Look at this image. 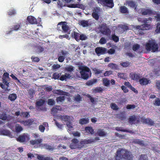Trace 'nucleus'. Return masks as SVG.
Wrapping results in <instances>:
<instances>
[{
    "label": "nucleus",
    "mask_w": 160,
    "mask_h": 160,
    "mask_svg": "<svg viewBox=\"0 0 160 160\" xmlns=\"http://www.w3.org/2000/svg\"><path fill=\"white\" fill-rule=\"evenodd\" d=\"M36 52L38 53H41L44 51V48L40 45L35 46Z\"/></svg>",
    "instance_id": "nucleus-34"
},
{
    "label": "nucleus",
    "mask_w": 160,
    "mask_h": 160,
    "mask_svg": "<svg viewBox=\"0 0 160 160\" xmlns=\"http://www.w3.org/2000/svg\"><path fill=\"white\" fill-rule=\"evenodd\" d=\"M155 32L157 33H160V23L157 24Z\"/></svg>",
    "instance_id": "nucleus-59"
},
{
    "label": "nucleus",
    "mask_w": 160,
    "mask_h": 160,
    "mask_svg": "<svg viewBox=\"0 0 160 160\" xmlns=\"http://www.w3.org/2000/svg\"><path fill=\"white\" fill-rule=\"evenodd\" d=\"M59 38L60 39H62L63 38H66L67 39H69V36L67 34H65L63 35H60L59 36Z\"/></svg>",
    "instance_id": "nucleus-62"
},
{
    "label": "nucleus",
    "mask_w": 160,
    "mask_h": 160,
    "mask_svg": "<svg viewBox=\"0 0 160 160\" xmlns=\"http://www.w3.org/2000/svg\"><path fill=\"white\" fill-rule=\"evenodd\" d=\"M57 29L58 31H62V32L69 34L68 31L70 28L67 25V23L65 22H59L57 25Z\"/></svg>",
    "instance_id": "nucleus-4"
},
{
    "label": "nucleus",
    "mask_w": 160,
    "mask_h": 160,
    "mask_svg": "<svg viewBox=\"0 0 160 160\" xmlns=\"http://www.w3.org/2000/svg\"><path fill=\"white\" fill-rule=\"evenodd\" d=\"M150 80L145 78H142L140 79L138 82L142 86L146 85L150 83Z\"/></svg>",
    "instance_id": "nucleus-20"
},
{
    "label": "nucleus",
    "mask_w": 160,
    "mask_h": 160,
    "mask_svg": "<svg viewBox=\"0 0 160 160\" xmlns=\"http://www.w3.org/2000/svg\"><path fill=\"white\" fill-rule=\"evenodd\" d=\"M10 132L7 130L2 129L0 130V135H8L10 134Z\"/></svg>",
    "instance_id": "nucleus-33"
},
{
    "label": "nucleus",
    "mask_w": 160,
    "mask_h": 160,
    "mask_svg": "<svg viewBox=\"0 0 160 160\" xmlns=\"http://www.w3.org/2000/svg\"><path fill=\"white\" fill-rule=\"evenodd\" d=\"M100 30L103 34L108 35L110 33V30L106 24H102L100 27Z\"/></svg>",
    "instance_id": "nucleus-9"
},
{
    "label": "nucleus",
    "mask_w": 160,
    "mask_h": 160,
    "mask_svg": "<svg viewBox=\"0 0 160 160\" xmlns=\"http://www.w3.org/2000/svg\"><path fill=\"white\" fill-rule=\"evenodd\" d=\"M78 24L83 27H87L89 25V20H81L78 22Z\"/></svg>",
    "instance_id": "nucleus-21"
},
{
    "label": "nucleus",
    "mask_w": 160,
    "mask_h": 160,
    "mask_svg": "<svg viewBox=\"0 0 160 160\" xmlns=\"http://www.w3.org/2000/svg\"><path fill=\"white\" fill-rule=\"evenodd\" d=\"M81 77L84 80H87L91 76L90 69L87 66H82L79 68Z\"/></svg>",
    "instance_id": "nucleus-2"
},
{
    "label": "nucleus",
    "mask_w": 160,
    "mask_h": 160,
    "mask_svg": "<svg viewBox=\"0 0 160 160\" xmlns=\"http://www.w3.org/2000/svg\"><path fill=\"white\" fill-rule=\"evenodd\" d=\"M91 143H92L91 140L85 139L80 142L79 141L78 148H81L84 147H86L87 144Z\"/></svg>",
    "instance_id": "nucleus-11"
},
{
    "label": "nucleus",
    "mask_w": 160,
    "mask_h": 160,
    "mask_svg": "<svg viewBox=\"0 0 160 160\" xmlns=\"http://www.w3.org/2000/svg\"><path fill=\"white\" fill-rule=\"evenodd\" d=\"M58 117L62 121L68 122L70 120V117L68 116L60 115Z\"/></svg>",
    "instance_id": "nucleus-26"
},
{
    "label": "nucleus",
    "mask_w": 160,
    "mask_h": 160,
    "mask_svg": "<svg viewBox=\"0 0 160 160\" xmlns=\"http://www.w3.org/2000/svg\"><path fill=\"white\" fill-rule=\"evenodd\" d=\"M97 133L99 136L101 137L104 136L106 135V133L105 132L103 131L102 130L100 129L98 130L97 132Z\"/></svg>",
    "instance_id": "nucleus-40"
},
{
    "label": "nucleus",
    "mask_w": 160,
    "mask_h": 160,
    "mask_svg": "<svg viewBox=\"0 0 160 160\" xmlns=\"http://www.w3.org/2000/svg\"><path fill=\"white\" fill-rule=\"evenodd\" d=\"M56 107H60V106H56L55 107H53L51 109L52 114H56L58 112V109Z\"/></svg>",
    "instance_id": "nucleus-48"
},
{
    "label": "nucleus",
    "mask_w": 160,
    "mask_h": 160,
    "mask_svg": "<svg viewBox=\"0 0 160 160\" xmlns=\"http://www.w3.org/2000/svg\"><path fill=\"white\" fill-rule=\"evenodd\" d=\"M133 29L135 33L139 35H142L144 33L143 32L144 30L142 28L141 25L135 26L133 27Z\"/></svg>",
    "instance_id": "nucleus-10"
},
{
    "label": "nucleus",
    "mask_w": 160,
    "mask_h": 160,
    "mask_svg": "<svg viewBox=\"0 0 160 160\" xmlns=\"http://www.w3.org/2000/svg\"><path fill=\"white\" fill-rule=\"evenodd\" d=\"M55 103V102L53 99H49L48 101V104L49 105H53Z\"/></svg>",
    "instance_id": "nucleus-52"
},
{
    "label": "nucleus",
    "mask_w": 160,
    "mask_h": 160,
    "mask_svg": "<svg viewBox=\"0 0 160 160\" xmlns=\"http://www.w3.org/2000/svg\"><path fill=\"white\" fill-rule=\"evenodd\" d=\"M89 122L88 119L82 118L79 120V123L81 125H84L88 123Z\"/></svg>",
    "instance_id": "nucleus-37"
},
{
    "label": "nucleus",
    "mask_w": 160,
    "mask_h": 160,
    "mask_svg": "<svg viewBox=\"0 0 160 160\" xmlns=\"http://www.w3.org/2000/svg\"><path fill=\"white\" fill-rule=\"evenodd\" d=\"M94 71L95 74H99L102 72V70L98 69H97L96 68H95L94 69Z\"/></svg>",
    "instance_id": "nucleus-64"
},
{
    "label": "nucleus",
    "mask_w": 160,
    "mask_h": 160,
    "mask_svg": "<svg viewBox=\"0 0 160 160\" xmlns=\"http://www.w3.org/2000/svg\"><path fill=\"white\" fill-rule=\"evenodd\" d=\"M97 82V80L96 79H91L89 81H88L86 83V84L88 86H91L94 83L96 82Z\"/></svg>",
    "instance_id": "nucleus-36"
},
{
    "label": "nucleus",
    "mask_w": 160,
    "mask_h": 160,
    "mask_svg": "<svg viewBox=\"0 0 160 160\" xmlns=\"http://www.w3.org/2000/svg\"><path fill=\"white\" fill-rule=\"evenodd\" d=\"M27 21L31 24H36L39 26L40 25L41 20H37L34 17L32 16H29L27 18Z\"/></svg>",
    "instance_id": "nucleus-7"
},
{
    "label": "nucleus",
    "mask_w": 160,
    "mask_h": 160,
    "mask_svg": "<svg viewBox=\"0 0 160 160\" xmlns=\"http://www.w3.org/2000/svg\"><path fill=\"white\" fill-rule=\"evenodd\" d=\"M43 146L44 147L45 149L53 151L54 149V147H52L50 145L47 144H44Z\"/></svg>",
    "instance_id": "nucleus-41"
},
{
    "label": "nucleus",
    "mask_w": 160,
    "mask_h": 160,
    "mask_svg": "<svg viewBox=\"0 0 160 160\" xmlns=\"http://www.w3.org/2000/svg\"><path fill=\"white\" fill-rule=\"evenodd\" d=\"M140 48V45L138 44H136L133 45L132 49L134 51H136L139 49Z\"/></svg>",
    "instance_id": "nucleus-51"
},
{
    "label": "nucleus",
    "mask_w": 160,
    "mask_h": 160,
    "mask_svg": "<svg viewBox=\"0 0 160 160\" xmlns=\"http://www.w3.org/2000/svg\"><path fill=\"white\" fill-rule=\"evenodd\" d=\"M61 75L60 73H59L58 72H55L53 74V78L55 79H58Z\"/></svg>",
    "instance_id": "nucleus-49"
},
{
    "label": "nucleus",
    "mask_w": 160,
    "mask_h": 160,
    "mask_svg": "<svg viewBox=\"0 0 160 160\" xmlns=\"http://www.w3.org/2000/svg\"><path fill=\"white\" fill-rule=\"evenodd\" d=\"M154 41H148L145 44V48L148 51L154 52L158 51L159 48L158 44Z\"/></svg>",
    "instance_id": "nucleus-3"
},
{
    "label": "nucleus",
    "mask_w": 160,
    "mask_h": 160,
    "mask_svg": "<svg viewBox=\"0 0 160 160\" xmlns=\"http://www.w3.org/2000/svg\"><path fill=\"white\" fill-rule=\"evenodd\" d=\"M115 157L116 160H132L133 158L130 151L123 148L118 149Z\"/></svg>",
    "instance_id": "nucleus-1"
},
{
    "label": "nucleus",
    "mask_w": 160,
    "mask_h": 160,
    "mask_svg": "<svg viewBox=\"0 0 160 160\" xmlns=\"http://www.w3.org/2000/svg\"><path fill=\"white\" fill-rule=\"evenodd\" d=\"M116 129L118 131H122L123 132H128L129 133H131L132 132V131L131 130H128L126 129H123L122 127H117L116 128Z\"/></svg>",
    "instance_id": "nucleus-30"
},
{
    "label": "nucleus",
    "mask_w": 160,
    "mask_h": 160,
    "mask_svg": "<svg viewBox=\"0 0 160 160\" xmlns=\"http://www.w3.org/2000/svg\"><path fill=\"white\" fill-rule=\"evenodd\" d=\"M101 8L99 7H95L93 10V12L92 13V16L93 18L96 20H98L99 18V14L101 12Z\"/></svg>",
    "instance_id": "nucleus-8"
},
{
    "label": "nucleus",
    "mask_w": 160,
    "mask_h": 160,
    "mask_svg": "<svg viewBox=\"0 0 160 160\" xmlns=\"http://www.w3.org/2000/svg\"><path fill=\"white\" fill-rule=\"evenodd\" d=\"M87 39V37L85 34H82L80 35L79 40H85Z\"/></svg>",
    "instance_id": "nucleus-55"
},
{
    "label": "nucleus",
    "mask_w": 160,
    "mask_h": 160,
    "mask_svg": "<svg viewBox=\"0 0 160 160\" xmlns=\"http://www.w3.org/2000/svg\"><path fill=\"white\" fill-rule=\"evenodd\" d=\"M80 35L78 33L73 31L71 33V36L72 38L75 39V40H79L78 38H79Z\"/></svg>",
    "instance_id": "nucleus-28"
},
{
    "label": "nucleus",
    "mask_w": 160,
    "mask_h": 160,
    "mask_svg": "<svg viewBox=\"0 0 160 160\" xmlns=\"http://www.w3.org/2000/svg\"><path fill=\"white\" fill-rule=\"evenodd\" d=\"M31 59L32 61L36 62H38L40 60V59L38 58L37 57H34L33 56L31 57Z\"/></svg>",
    "instance_id": "nucleus-63"
},
{
    "label": "nucleus",
    "mask_w": 160,
    "mask_h": 160,
    "mask_svg": "<svg viewBox=\"0 0 160 160\" xmlns=\"http://www.w3.org/2000/svg\"><path fill=\"white\" fill-rule=\"evenodd\" d=\"M95 51L98 56L106 53V49L105 48L99 47L96 48Z\"/></svg>",
    "instance_id": "nucleus-15"
},
{
    "label": "nucleus",
    "mask_w": 160,
    "mask_h": 160,
    "mask_svg": "<svg viewBox=\"0 0 160 160\" xmlns=\"http://www.w3.org/2000/svg\"><path fill=\"white\" fill-rule=\"evenodd\" d=\"M15 130L16 132H18L22 130V128L21 126L18 125L16 127Z\"/></svg>",
    "instance_id": "nucleus-61"
},
{
    "label": "nucleus",
    "mask_w": 160,
    "mask_h": 160,
    "mask_svg": "<svg viewBox=\"0 0 160 160\" xmlns=\"http://www.w3.org/2000/svg\"><path fill=\"white\" fill-rule=\"evenodd\" d=\"M34 120L33 119H30L27 120L25 121V126H30L33 124Z\"/></svg>",
    "instance_id": "nucleus-38"
},
{
    "label": "nucleus",
    "mask_w": 160,
    "mask_h": 160,
    "mask_svg": "<svg viewBox=\"0 0 160 160\" xmlns=\"http://www.w3.org/2000/svg\"><path fill=\"white\" fill-rule=\"evenodd\" d=\"M103 83L105 86H108L110 85V81L107 78H104L102 79Z\"/></svg>",
    "instance_id": "nucleus-39"
},
{
    "label": "nucleus",
    "mask_w": 160,
    "mask_h": 160,
    "mask_svg": "<svg viewBox=\"0 0 160 160\" xmlns=\"http://www.w3.org/2000/svg\"><path fill=\"white\" fill-rule=\"evenodd\" d=\"M55 94L58 95H66L68 96V92H64L60 89H54L52 91Z\"/></svg>",
    "instance_id": "nucleus-19"
},
{
    "label": "nucleus",
    "mask_w": 160,
    "mask_h": 160,
    "mask_svg": "<svg viewBox=\"0 0 160 160\" xmlns=\"http://www.w3.org/2000/svg\"><path fill=\"white\" fill-rule=\"evenodd\" d=\"M85 131L88 134H93L94 133V130L91 126L86 127Z\"/></svg>",
    "instance_id": "nucleus-25"
},
{
    "label": "nucleus",
    "mask_w": 160,
    "mask_h": 160,
    "mask_svg": "<svg viewBox=\"0 0 160 160\" xmlns=\"http://www.w3.org/2000/svg\"><path fill=\"white\" fill-rule=\"evenodd\" d=\"M21 24L20 23H17L13 25L12 28H10V30L6 32V34H10L13 31H16L20 29L21 27Z\"/></svg>",
    "instance_id": "nucleus-12"
},
{
    "label": "nucleus",
    "mask_w": 160,
    "mask_h": 160,
    "mask_svg": "<svg viewBox=\"0 0 160 160\" xmlns=\"http://www.w3.org/2000/svg\"><path fill=\"white\" fill-rule=\"evenodd\" d=\"M72 142L70 145V147L71 149L78 148L79 141L76 138H73L72 140Z\"/></svg>",
    "instance_id": "nucleus-16"
},
{
    "label": "nucleus",
    "mask_w": 160,
    "mask_h": 160,
    "mask_svg": "<svg viewBox=\"0 0 160 160\" xmlns=\"http://www.w3.org/2000/svg\"><path fill=\"white\" fill-rule=\"evenodd\" d=\"M8 13V15L10 16L14 15L16 14V11L14 9H11L9 10Z\"/></svg>",
    "instance_id": "nucleus-57"
},
{
    "label": "nucleus",
    "mask_w": 160,
    "mask_h": 160,
    "mask_svg": "<svg viewBox=\"0 0 160 160\" xmlns=\"http://www.w3.org/2000/svg\"><path fill=\"white\" fill-rule=\"evenodd\" d=\"M7 118V117L6 113L3 112L2 113H0V119L3 120H6Z\"/></svg>",
    "instance_id": "nucleus-46"
},
{
    "label": "nucleus",
    "mask_w": 160,
    "mask_h": 160,
    "mask_svg": "<svg viewBox=\"0 0 160 160\" xmlns=\"http://www.w3.org/2000/svg\"><path fill=\"white\" fill-rule=\"evenodd\" d=\"M112 73L113 72L111 70L106 71L104 73V76L105 77L109 76V75L112 74Z\"/></svg>",
    "instance_id": "nucleus-54"
},
{
    "label": "nucleus",
    "mask_w": 160,
    "mask_h": 160,
    "mask_svg": "<svg viewBox=\"0 0 160 160\" xmlns=\"http://www.w3.org/2000/svg\"><path fill=\"white\" fill-rule=\"evenodd\" d=\"M96 1L103 6L112 8L114 6L113 0H96Z\"/></svg>",
    "instance_id": "nucleus-5"
},
{
    "label": "nucleus",
    "mask_w": 160,
    "mask_h": 160,
    "mask_svg": "<svg viewBox=\"0 0 160 160\" xmlns=\"http://www.w3.org/2000/svg\"><path fill=\"white\" fill-rule=\"evenodd\" d=\"M136 106L134 104H128L126 106L127 109H133L135 108Z\"/></svg>",
    "instance_id": "nucleus-53"
},
{
    "label": "nucleus",
    "mask_w": 160,
    "mask_h": 160,
    "mask_svg": "<svg viewBox=\"0 0 160 160\" xmlns=\"http://www.w3.org/2000/svg\"><path fill=\"white\" fill-rule=\"evenodd\" d=\"M110 107L112 109L115 110H117L119 109L118 106L113 102H112L110 104Z\"/></svg>",
    "instance_id": "nucleus-44"
},
{
    "label": "nucleus",
    "mask_w": 160,
    "mask_h": 160,
    "mask_svg": "<svg viewBox=\"0 0 160 160\" xmlns=\"http://www.w3.org/2000/svg\"><path fill=\"white\" fill-rule=\"evenodd\" d=\"M127 4L130 7L133 8L135 9L137 7V5L136 3L132 1H129L127 2Z\"/></svg>",
    "instance_id": "nucleus-32"
},
{
    "label": "nucleus",
    "mask_w": 160,
    "mask_h": 160,
    "mask_svg": "<svg viewBox=\"0 0 160 160\" xmlns=\"http://www.w3.org/2000/svg\"><path fill=\"white\" fill-rule=\"evenodd\" d=\"M138 160H148V158L146 154H142L140 156Z\"/></svg>",
    "instance_id": "nucleus-47"
},
{
    "label": "nucleus",
    "mask_w": 160,
    "mask_h": 160,
    "mask_svg": "<svg viewBox=\"0 0 160 160\" xmlns=\"http://www.w3.org/2000/svg\"><path fill=\"white\" fill-rule=\"evenodd\" d=\"M67 71L71 72L74 70V67L72 66H70L65 68Z\"/></svg>",
    "instance_id": "nucleus-56"
},
{
    "label": "nucleus",
    "mask_w": 160,
    "mask_h": 160,
    "mask_svg": "<svg viewBox=\"0 0 160 160\" xmlns=\"http://www.w3.org/2000/svg\"><path fill=\"white\" fill-rule=\"evenodd\" d=\"M120 12L122 13H128V8L125 6H121L120 7Z\"/></svg>",
    "instance_id": "nucleus-31"
},
{
    "label": "nucleus",
    "mask_w": 160,
    "mask_h": 160,
    "mask_svg": "<svg viewBox=\"0 0 160 160\" xmlns=\"http://www.w3.org/2000/svg\"><path fill=\"white\" fill-rule=\"evenodd\" d=\"M154 105L157 106H160V99L158 98H157L155 101V102L153 103Z\"/></svg>",
    "instance_id": "nucleus-58"
},
{
    "label": "nucleus",
    "mask_w": 160,
    "mask_h": 160,
    "mask_svg": "<svg viewBox=\"0 0 160 160\" xmlns=\"http://www.w3.org/2000/svg\"><path fill=\"white\" fill-rule=\"evenodd\" d=\"M141 120L143 123L147 124L150 126H152L154 124V122L151 119L149 118H141Z\"/></svg>",
    "instance_id": "nucleus-18"
},
{
    "label": "nucleus",
    "mask_w": 160,
    "mask_h": 160,
    "mask_svg": "<svg viewBox=\"0 0 160 160\" xmlns=\"http://www.w3.org/2000/svg\"><path fill=\"white\" fill-rule=\"evenodd\" d=\"M138 20L139 21L144 23L141 25V26L144 30H149L152 28V27L151 25L150 24H148V23H149V22H148V20L147 18H139L138 19Z\"/></svg>",
    "instance_id": "nucleus-6"
},
{
    "label": "nucleus",
    "mask_w": 160,
    "mask_h": 160,
    "mask_svg": "<svg viewBox=\"0 0 160 160\" xmlns=\"http://www.w3.org/2000/svg\"><path fill=\"white\" fill-rule=\"evenodd\" d=\"M42 141V139L41 138H38L37 139L34 140H31L30 141V143L32 145H39L40 144Z\"/></svg>",
    "instance_id": "nucleus-22"
},
{
    "label": "nucleus",
    "mask_w": 160,
    "mask_h": 160,
    "mask_svg": "<svg viewBox=\"0 0 160 160\" xmlns=\"http://www.w3.org/2000/svg\"><path fill=\"white\" fill-rule=\"evenodd\" d=\"M65 100V97L64 96H59L56 98V101L58 103L64 102Z\"/></svg>",
    "instance_id": "nucleus-27"
},
{
    "label": "nucleus",
    "mask_w": 160,
    "mask_h": 160,
    "mask_svg": "<svg viewBox=\"0 0 160 160\" xmlns=\"http://www.w3.org/2000/svg\"><path fill=\"white\" fill-rule=\"evenodd\" d=\"M45 101L44 100L40 99L36 102L35 103L36 107H41L45 103Z\"/></svg>",
    "instance_id": "nucleus-29"
},
{
    "label": "nucleus",
    "mask_w": 160,
    "mask_h": 160,
    "mask_svg": "<svg viewBox=\"0 0 160 160\" xmlns=\"http://www.w3.org/2000/svg\"><path fill=\"white\" fill-rule=\"evenodd\" d=\"M139 122V120L138 119L137 117L135 115L130 116L128 118V122L131 124H137Z\"/></svg>",
    "instance_id": "nucleus-14"
},
{
    "label": "nucleus",
    "mask_w": 160,
    "mask_h": 160,
    "mask_svg": "<svg viewBox=\"0 0 160 160\" xmlns=\"http://www.w3.org/2000/svg\"><path fill=\"white\" fill-rule=\"evenodd\" d=\"M29 139V137L28 135L25 133L23 134L20 135L17 138V140L19 142H22L26 141V140H28Z\"/></svg>",
    "instance_id": "nucleus-13"
},
{
    "label": "nucleus",
    "mask_w": 160,
    "mask_h": 160,
    "mask_svg": "<svg viewBox=\"0 0 160 160\" xmlns=\"http://www.w3.org/2000/svg\"><path fill=\"white\" fill-rule=\"evenodd\" d=\"M141 13L142 15H147L154 14L155 13L152 10L148 9H142L141 10Z\"/></svg>",
    "instance_id": "nucleus-17"
},
{
    "label": "nucleus",
    "mask_w": 160,
    "mask_h": 160,
    "mask_svg": "<svg viewBox=\"0 0 160 160\" xmlns=\"http://www.w3.org/2000/svg\"><path fill=\"white\" fill-rule=\"evenodd\" d=\"M8 99L12 101H14L17 98V96L16 94L12 93L10 94L8 96Z\"/></svg>",
    "instance_id": "nucleus-35"
},
{
    "label": "nucleus",
    "mask_w": 160,
    "mask_h": 160,
    "mask_svg": "<svg viewBox=\"0 0 160 160\" xmlns=\"http://www.w3.org/2000/svg\"><path fill=\"white\" fill-rule=\"evenodd\" d=\"M37 34V35H35L36 36L35 37H34L33 36H31V35H28L26 34H23L22 36V37H23L25 39H37L38 38L37 35L38 34L37 33H36Z\"/></svg>",
    "instance_id": "nucleus-24"
},
{
    "label": "nucleus",
    "mask_w": 160,
    "mask_h": 160,
    "mask_svg": "<svg viewBox=\"0 0 160 160\" xmlns=\"http://www.w3.org/2000/svg\"><path fill=\"white\" fill-rule=\"evenodd\" d=\"M130 64V62H122L120 63V65L121 66L125 68H126L128 67L129 66Z\"/></svg>",
    "instance_id": "nucleus-50"
},
{
    "label": "nucleus",
    "mask_w": 160,
    "mask_h": 160,
    "mask_svg": "<svg viewBox=\"0 0 160 160\" xmlns=\"http://www.w3.org/2000/svg\"><path fill=\"white\" fill-rule=\"evenodd\" d=\"M132 79L133 80L138 81L140 79L141 75L139 74H137L135 73H130V74Z\"/></svg>",
    "instance_id": "nucleus-23"
},
{
    "label": "nucleus",
    "mask_w": 160,
    "mask_h": 160,
    "mask_svg": "<svg viewBox=\"0 0 160 160\" xmlns=\"http://www.w3.org/2000/svg\"><path fill=\"white\" fill-rule=\"evenodd\" d=\"M108 66L112 69H117L118 68V66L116 64L113 63H110Z\"/></svg>",
    "instance_id": "nucleus-43"
},
{
    "label": "nucleus",
    "mask_w": 160,
    "mask_h": 160,
    "mask_svg": "<svg viewBox=\"0 0 160 160\" xmlns=\"http://www.w3.org/2000/svg\"><path fill=\"white\" fill-rule=\"evenodd\" d=\"M73 98L74 100L78 102H79L82 100V98L79 94H78L76 96H75Z\"/></svg>",
    "instance_id": "nucleus-42"
},
{
    "label": "nucleus",
    "mask_w": 160,
    "mask_h": 160,
    "mask_svg": "<svg viewBox=\"0 0 160 160\" xmlns=\"http://www.w3.org/2000/svg\"><path fill=\"white\" fill-rule=\"evenodd\" d=\"M133 142L135 144H138L140 145H143V141L140 140L138 139H134L133 141Z\"/></svg>",
    "instance_id": "nucleus-45"
},
{
    "label": "nucleus",
    "mask_w": 160,
    "mask_h": 160,
    "mask_svg": "<svg viewBox=\"0 0 160 160\" xmlns=\"http://www.w3.org/2000/svg\"><path fill=\"white\" fill-rule=\"evenodd\" d=\"M39 130L42 132H43L45 130V127L42 125H41L39 126Z\"/></svg>",
    "instance_id": "nucleus-60"
}]
</instances>
